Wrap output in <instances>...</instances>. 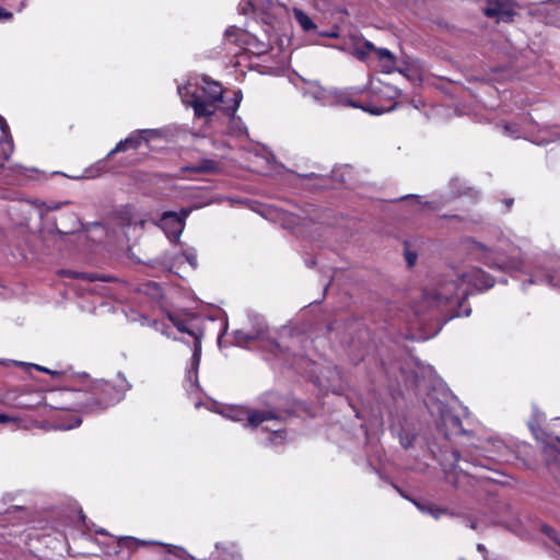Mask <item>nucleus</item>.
Returning <instances> with one entry per match:
<instances>
[{
  "label": "nucleus",
  "mask_w": 560,
  "mask_h": 560,
  "mask_svg": "<svg viewBox=\"0 0 560 560\" xmlns=\"http://www.w3.org/2000/svg\"><path fill=\"white\" fill-rule=\"evenodd\" d=\"M93 388L101 398L93 399L91 404L86 405L90 411L104 410L108 406L119 402L130 390L131 384L122 373H117L114 382L101 380L94 383Z\"/></svg>",
  "instance_id": "nucleus-1"
},
{
  "label": "nucleus",
  "mask_w": 560,
  "mask_h": 560,
  "mask_svg": "<svg viewBox=\"0 0 560 560\" xmlns=\"http://www.w3.org/2000/svg\"><path fill=\"white\" fill-rule=\"evenodd\" d=\"M302 94L311 97L322 106H351L359 107L357 103L351 101L345 93L338 90H328L319 85L317 82H308L302 88Z\"/></svg>",
  "instance_id": "nucleus-2"
},
{
  "label": "nucleus",
  "mask_w": 560,
  "mask_h": 560,
  "mask_svg": "<svg viewBox=\"0 0 560 560\" xmlns=\"http://www.w3.org/2000/svg\"><path fill=\"white\" fill-rule=\"evenodd\" d=\"M452 456L454 458V463L452 464L451 472H447V478L451 479L453 474H457V477L454 480H451L454 488H462V479H466L469 483L471 480H476L478 482L490 480L489 477L479 471L486 468V465L481 460H469L468 458L464 459L466 465L472 466L474 471H471L468 467H463L459 465L462 457L458 451H453Z\"/></svg>",
  "instance_id": "nucleus-3"
},
{
  "label": "nucleus",
  "mask_w": 560,
  "mask_h": 560,
  "mask_svg": "<svg viewBox=\"0 0 560 560\" xmlns=\"http://www.w3.org/2000/svg\"><path fill=\"white\" fill-rule=\"evenodd\" d=\"M466 276H456V278L445 279L438 285L434 298L440 303L451 301H462L467 296V289L464 288Z\"/></svg>",
  "instance_id": "nucleus-4"
},
{
  "label": "nucleus",
  "mask_w": 560,
  "mask_h": 560,
  "mask_svg": "<svg viewBox=\"0 0 560 560\" xmlns=\"http://www.w3.org/2000/svg\"><path fill=\"white\" fill-rule=\"evenodd\" d=\"M483 261L492 269L509 271L520 268L523 259L520 248H513L509 254L500 248L495 256L487 255Z\"/></svg>",
  "instance_id": "nucleus-5"
},
{
  "label": "nucleus",
  "mask_w": 560,
  "mask_h": 560,
  "mask_svg": "<svg viewBox=\"0 0 560 560\" xmlns=\"http://www.w3.org/2000/svg\"><path fill=\"white\" fill-rule=\"evenodd\" d=\"M184 92L188 93V88L187 86H178V94L180 95L184 103L192 106L195 116H197L199 118L200 117H210L215 113L217 107H218L217 104L212 103L211 101H207L196 94H191V100H187L186 94Z\"/></svg>",
  "instance_id": "nucleus-6"
},
{
  "label": "nucleus",
  "mask_w": 560,
  "mask_h": 560,
  "mask_svg": "<svg viewBox=\"0 0 560 560\" xmlns=\"http://www.w3.org/2000/svg\"><path fill=\"white\" fill-rule=\"evenodd\" d=\"M156 133V130L154 129H143L132 132L129 137H127L124 140H120L114 149H112L107 158L113 156L116 153L125 152L128 149H135L137 150L142 142H148L149 138L148 136H152Z\"/></svg>",
  "instance_id": "nucleus-7"
},
{
  "label": "nucleus",
  "mask_w": 560,
  "mask_h": 560,
  "mask_svg": "<svg viewBox=\"0 0 560 560\" xmlns=\"http://www.w3.org/2000/svg\"><path fill=\"white\" fill-rule=\"evenodd\" d=\"M483 12L488 18H495L497 22H511L514 15L511 0H488Z\"/></svg>",
  "instance_id": "nucleus-8"
},
{
  "label": "nucleus",
  "mask_w": 560,
  "mask_h": 560,
  "mask_svg": "<svg viewBox=\"0 0 560 560\" xmlns=\"http://www.w3.org/2000/svg\"><path fill=\"white\" fill-rule=\"evenodd\" d=\"M188 215V211H183V217L176 212H164L160 225L165 231L167 236L177 240L184 230V219Z\"/></svg>",
  "instance_id": "nucleus-9"
},
{
  "label": "nucleus",
  "mask_w": 560,
  "mask_h": 560,
  "mask_svg": "<svg viewBox=\"0 0 560 560\" xmlns=\"http://www.w3.org/2000/svg\"><path fill=\"white\" fill-rule=\"evenodd\" d=\"M250 332L255 335L258 341H267L271 350L279 348V345L275 340L268 338V326L262 317L254 315L250 317Z\"/></svg>",
  "instance_id": "nucleus-10"
},
{
  "label": "nucleus",
  "mask_w": 560,
  "mask_h": 560,
  "mask_svg": "<svg viewBox=\"0 0 560 560\" xmlns=\"http://www.w3.org/2000/svg\"><path fill=\"white\" fill-rule=\"evenodd\" d=\"M465 276L466 282L472 283L478 290H488L494 285L493 278L481 269L472 270L471 273Z\"/></svg>",
  "instance_id": "nucleus-11"
},
{
  "label": "nucleus",
  "mask_w": 560,
  "mask_h": 560,
  "mask_svg": "<svg viewBox=\"0 0 560 560\" xmlns=\"http://www.w3.org/2000/svg\"><path fill=\"white\" fill-rule=\"evenodd\" d=\"M81 225L82 224L78 215L73 212H70L63 217L61 228L56 226V233L60 235H70L79 231Z\"/></svg>",
  "instance_id": "nucleus-12"
},
{
  "label": "nucleus",
  "mask_w": 560,
  "mask_h": 560,
  "mask_svg": "<svg viewBox=\"0 0 560 560\" xmlns=\"http://www.w3.org/2000/svg\"><path fill=\"white\" fill-rule=\"evenodd\" d=\"M223 89L220 83L214 81H206V86L203 88V96L202 98L207 101H211L214 104H219L222 102Z\"/></svg>",
  "instance_id": "nucleus-13"
},
{
  "label": "nucleus",
  "mask_w": 560,
  "mask_h": 560,
  "mask_svg": "<svg viewBox=\"0 0 560 560\" xmlns=\"http://www.w3.org/2000/svg\"><path fill=\"white\" fill-rule=\"evenodd\" d=\"M248 425L253 428H257L265 421L268 420H278V416L271 410H258V411H249L247 415Z\"/></svg>",
  "instance_id": "nucleus-14"
},
{
  "label": "nucleus",
  "mask_w": 560,
  "mask_h": 560,
  "mask_svg": "<svg viewBox=\"0 0 560 560\" xmlns=\"http://www.w3.org/2000/svg\"><path fill=\"white\" fill-rule=\"evenodd\" d=\"M187 170L194 173H215L220 170V164L211 159H202Z\"/></svg>",
  "instance_id": "nucleus-15"
},
{
  "label": "nucleus",
  "mask_w": 560,
  "mask_h": 560,
  "mask_svg": "<svg viewBox=\"0 0 560 560\" xmlns=\"http://www.w3.org/2000/svg\"><path fill=\"white\" fill-rule=\"evenodd\" d=\"M416 506L419 511L422 513H427L434 517L435 520H439L442 515H451L454 516L455 514L453 512H450L447 509L439 508L434 504H423L420 502L415 501Z\"/></svg>",
  "instance_id": "nucleus-16"
},
{
  "label": "nucleus",
  "mask_w": 560,
  "mask_h": 560,
  "mask_svg": "<svg viewBox=\"0 0 560 560\" xmlns=\"http://www.w3.org/2000/svg\"><path fill=\"white\" fill-rule=\"evenodd\" d=\"M376 54L378 60L382 62L383 71L390 73L395 69L394 55L386 48H377Z\"/></svg>",
  "instance_id": "nucleus-17"
},
{
  "label": "nucleus",
  "mask_w": 560,
  "mask_h": 560,
  "mask_svg": "<svg viewBox=\"0 0 560 560\" xmlns=\"http://www.w3.org/2000/svg\"><path fill=\"white\" fill-rule=\"evenodd\" d=\"M0 130L3 132L4 137L7 138V140L3 143L2 154H3L4 159L8 160L9 156L11 155V153L13 152V140L10 135L9 126L5 121V119L1 115H0Z\"/></svg>",
  "instance_id": "nucleus-18"
},
{
  "label": "nucleus",
  "mask_w": 560,
  "mask_h": 560,
  "mask_svg": "<svg viewBox=\"0 0 560 560\" xmlns=\"http://www.w3.org/2000/svg\"><path fill=\"white\" fill-rule=\"evenodd\" d=\"M293 15L299 23V25L305 31H314L316 28L315 23L312 21V19L301 9L294 8L293 9Z\"/></svg>",
  "instance_id": "nucleus-19"
},
{
  "label": "nucleus",
  "mask_w": 560,
  "mask_h": 560,
  "mask_svg": "<svg viewBox=\"0 0 560 560\" xmlns=\"http://www.w3.org/2000/svg\"><path fill=\"white\" fill-rule=\"evenodd\" d=\"M234 337L235 342L242 347L246 346L248 342L258 341L255 335L250 331L236 330Z\"/></svg>",
  "instance_id": "nucleus-20"
},
{
  "label": "nucleus",
  "mask_w": 560,
  "mask_h": 560,
  "mask_svg": "<svg viewBox=\"0 0 560 560\" xmlns=\"http://www.w3.org/2000/svg\"><path fill=\"white\" fill-rule=\"evenodd\" d=\"M200 357H201V338L200 337H196V340L194 342L192 358H191L192 368L195 370L198 369V365L200 363Z\"/></svg>",
  "instance_id": "nucleus-21"
},
{
  "label": "nucleus",
  "mask_w": 560,
  "mask_h": 560,
  "mask_svg": "<svg viewBox=\"0 0 560 560\" xmlns=\"http://www.w3.org/2000/svg\"><path fill=\"white\" fill-rule=\"evenodd\" d=\"M415 439H416L415 434L407 432V431L401 432L399 435V442H400L401 446L406 450L411 447V445L415 442Z\"/></svg>",
  "instance_id": "nucleus-22"
},
{
  "label": "nucleus",
  "mask_w": 560,
  "mask_h": 560,
  "mask_svg": "<svg viewBox=\"0 0 560 560\" xmlns=\"http://www.w3.org/2000/svg\"><path fill=\"white\" fill-rule=\"evenodd\" d=\"M183 259H185L191 266L192 269L197 268L198 262H197V255L195 253L187 252V253H183L176 257V260H178V261H182Z\"/></svg>",
  "instance_id": "nucleus-23"
},
{
  "label": "nucleus",
  "mask_w": 560,
  "mask_h": 560,
  "mask_svg": "<svg viewBox=\"0 0 560 560\" xmlns=\"http://www.w3.org/2000/svg\"><path fill=\"white\" fill-rule=\"evenodd\" d=\"M167 551L170 553H173L174 556L178 557V558H182L184 560H194V558L188 555L186 552V550H184L183 548H179V547H176V546H173V545H168L167 546Z\"/></svg>",
  "instance_id": "nucleus-24"
},
{
  "label": "nucleus",
  "mask_w": 560,
  "mask_h": 560,
  "mask_svg": "<svg viewBox=\"0 0 560 560\" xmlns=\"http://www.w3.org/2000/svg\"><path fill=\"white\" fill-rule=\"evenodd\" d=\"M174 326L180 331V332H186V334H189L191 335L195 339L196 337H200L199 335H197L195 331L190 330L188 328V326L180 319H175V318H171Z\"/></svg>",
  "instance_id": "nucleus-25"
},
{
  "label": "nucleus",
  "mask_w": 560,
  "mask_h": 560,
  "mask_svg": "<svg viewBox=\"0 0 560 560\" xmlns=\"http://www.w3.org/2000/svg\"><path fill=\"white\" fill-rule=\"evenodd\" d=\"M72 277L81 278L86 281L93 282L96 280H103L106 281L107 279L105 277H101L96 273H78V272H69Z\"/></svg>",
  "instance_id": "nucleus-26"
},
{
  "label": "nucleus",
  "mask_w": 560,
  "mask_h": 560,
  "mask_svg": "<svg viewBox=\"0 0 560 560\" xmlns=\"http://www.w3.org/2000/svg\"><path fill=\"white\" fill-rule=\"evenodd\" d=\"M33 203L38 207V208H42L44 207L45 208V211L40 213V215H43L45 212L47 211H50V210H57L60 208V205L61 203H51V205H46L44 201H33Z\"/></svg>",
  "instance_id": "nucleus-27"
},
{
  "label": "nucleus",
  "mask_w": 560,
  "mask_h": 560,
  "mask_svg": "<svg viewBox=\"0 0 560 560\" xmlns=\"http://www.w3.org/2000/svg\"><path fill=\"white\" fill-rule=\"evenodd\" d=\"M259 0H244V4H242V11L244 13L254 11L258 5Z\"/></svg>",
  "instance_id": "nucleus-28"
},
{
  "label": "nucleus",
  "mask_w": 560,
  "mask_h": 560,
  "mask_svg": "<svg viewBox=\"0 0 560 560\" xmlns=\"http://www.w3.org/2000/svg\"><path fill=\"white\" fill-rule=\"evenodd\" d=\"M353 55L361 61H364L366 57L369 56V52L366 49L362 46H357L354 48Z\"/></svg>",
  "instance_id": "nucleus-29"
},
{
  "label": "nucleus",
  "mask_w": 560,
  "mask_h": 560,
  "mask_svg": "<svg viewBox=\"0 0 560 560\" xmlns=\"http://www.w3.org/2000/svg\"><path fill=\"white\" fill-rule=\"evenodd\" d=\"M447 423H450L454 429H457L458 431H462V420L457 416H451L445 419Z\"/></svg>",
  "instance_id": "nucleus-30"
},
{
  "label": "nucleus",
  "mask_w": 560,
  "mask_h": 560,
  "mask_svg": "<svg viewBox=\"0 0 560 560\" xmlns=\"http://www.w3.org/2000/svg\"><path fill=\"white\" fill-rule=\"evenodd\" d=\"M463 518V523L465 526L471 528V529H477L478 527V522L476 518L471 517V516H468V515H464L462 516Z\"/></svg>",
  "instance_id": "nucleus-31"
},
{
  "label": "nucleus",
  "mask_w": 560,
  "mask_h": 560,
  "mask_svg": "<svg viewBox=\"0 0 560 560\" xmlns=\"http://www.w3.org/2000/svg\"><path fill=\"white\" fill-rule=\"evenodd\" d=\"M538 281H546L549 285H557V282L555 281L553 276L547 275L545 279H540L538 275L535 276V280H529L530 283L538 282Z\"/></svg>",
  "instance_id": "nucleus-32"
},
{
  "label": "nucleus",
  "mask_w": 560,
  "mask_h": 560,
  "mask_svg": "<svg viewBox=\"0 0 560 560\" xmlns=\"http://www.w3.org/2000/svg\"><path fill=\"white\" fill-rule=\"evenodd\" d=\"M405 257H406V260H407V264L408 266H413L417 261V254L416 253H411V252H407L405 254Z\"/></svg>",
  "instance_id": "nucleus-33"
},
{
  "label": "nucleus",
  "mask_w": 560,
  "mask_h": 560,
  "mask_svg": "<svg viewBox=\"0 0 560 560\" xmlns=\"http://www.w3.org/2000/svg\"><path fill=\"white\" fill-rule=\"evenodd\" d=\"M541 530H542V533H544L545 535H547L549 538L553 537V536L557 534V532H556L552 527H550V526H548V525H544V526L541 527Z\"/></svg>",
  "instance_id": "nucleus-34"
},
{
  "label": "nucleus",
  "mask_w": 560,
  "mask_h": 560,
  "mask_svg": "<svg viewBox=\"0 0 560 560\" xmlns=\"http://www.w3.org/2000/svg\"><path fill=\"white\" fill-rule=\"evenodd\" d=\"M30 366L40 371V372H44V373H47V374H55L56 372L45 368V366H40V365H37V364H28Z\"/></svg>",
  "instance_id": "nucleus-35"
},
{
  "label": "nucleus",
  "mask_w": 560,
  "mask_h": 560,
  "mask_svg": "<svg viewBox=\"0 0 560 560\" xmlns=\"http://www.w3.org/2000/svg\"><path fill=\"white\" fill-rule=\"evenodd\" d=\"M363 47L366 49V51L370 54L371 51L376 52L377 47H375L371 42L366 40L363 44Z\"/></svg>",
  "instance_id": "nucleus-36"
},
{
  "label": "nucleus",
  "mask_w": 560,
  "mask_h": 560,
  "mask_svg": "<svg viewBox=\"0 0 560 560\" xmlns=\"http://www.w3.org/2000/svg\"><path fill=\"white\" fill-rule=\"evenodd\" d=\"M12 18V13L5 11L0 7V20H10Z\"/></svg>",
  "instance_id": "nucleus-37"
},
{
  "label": "nucleus",
  "mask_w": 560,
  "mask_h": 560,
  "mask_svg": "<svg viewBox=\"0 0 560 560\" xmlns=\"http://www.w3.org/2000/svg\"><path fill=\"white\" fill-rule=\"evenodd\" d=\"M234 100H235V106L233 108V112H235L240 105V102L242 100V92L241 91H237L234 93Z\"/></svg>",
  "instance_id": "nucleus-38"
},
{
  "label": "nucleus",
  "mask_w": 560,
  "mask_h": 560,
  "mask_svg": "<svg viewBox=\"0 0 560 560\" xmlns=\"http://www.w3.org/2000/svg\"><path fill=\"white\" fill-rule=\"evenodd\" d=\"M401 199H410L412 200L415 203L421 206V201L419 200V196H405L402 197Z\"/></svg>",
  "instance_id": "nucleus-39"
},
{
  "label": "nucleus",
  "mask_w": 560,
  "mask_h": 560,
  "mask_svg": "<svg viewBox=\"0 0 560 560\" xmlns=\"http://www.w3.org/2000/svg\"><path fill=\"white\" fill-rule=\"evenodd\" d=\"M11 172H13L14 174H21L23 171H26L25 168H23L22 166H15V167H12L10 168Z\"/></svg>",
  "instance_id": "nucleus-40"
},
{
  "label": "nucleus",
  "mask_w": 560,
  "mask_h": 560,
  "mask_svg": "<svg viewBox=\"0 0 560 560\" xmlns=\"http://www.w3.org/2000/svg\"><path fill=\"white\" fill-rule=\"evenodd\" d=\"M513 202H514L513 198H509V199L504 200V205L506 207V210H509L512 207Z\"/></svg>",
  "instance_id": "nucleus-41"
},
{
  "label": "nucleus",
  "mask_w": 560,
  "mask_h": 560,
  "mask_svg": "<svg viewBox=\"0 0 560 560\" xmlns=\"http://www.w3.org/2000/svg\"><path fill=\"white\" fill-rule=\"evenodd\" d=\"M10 420H11V418L9 416L0 413V422L1 423L9 422Z\"/></svg>",
  "instance_id": "nucleus-42"
},
{
  "label": "nucleus",
  "mask_w": 560,
  "mask_h": 560,
  "mask_svg": "<svg viewBox=\"0 0 560 560\" xmlns=\"http://www.w3.org/2000/svg\"><path fill=\"white\" fill-rule=\"evenodd\" d=\"M81 424V420L77 419L73 425L62 427L63 430L72 429L74 427H79Z\"/></svg>",
  "instance_id": "nucleus-43"
},
{
  "label": "nucleus",
  "mask_w": 560,
  "mask_h": 560,
  "mask_svg": "<svg viewBox=\"0 0 560 560\" xmlns=\"http://www.w3.org/2000/svg\"><path fill=\"white\" fill-rule=\"evenodd\" d=\"M477 550L479 552H481V553H486L487 552V549H486L485 545H482V544H478L477 545Z\"/></svg>",
  "instance_id": "nucleus-44"
},
{
  "label": "nucleus",
  "mask_w": 560,
  "mask_h": 560,
  "mask_svg": "<svg viewBox=\"0 0 560 560\" xmlns=\"http://www.w3.org/2000/svg\"><path fill=\"white\" fill-rule=\"evenodd\" d=\"M551 539L558 545V541H560V538L558 537V534H556Z\"/></svg>",
  "instance_id": "nucleus-45"
},
{
  "label": "nucleus",
  "mask_w": 560,
  "mask_h": 560,
  "mask_svg": "<svg viewBox=\"0 0 560 560\" xmlns=\"http://www.w3.org/2000/svg\"><path fill=\"white\" fill-rule=\"evenodd\" d=\"M138 544H139V545H143V546H144V545H147V544H149V542H148V541H145V540H138Z\"/></svg>",
  "instance_id": "nucleus-46"
},
{
  "label": "nucleus",
  "mask_w": 560,
  "mask_h": 560,
  "mask_svg": "<svg viewBox=\"0 0 560 560\" xmlns=\"http://www.w3.org/2000/svg\"><path fill=\"white\" fill-rule=\"evenodd\" d=\"M469 314H470V310H466L465 311V316H469Z\"/></svg>",
  "instance_id": "nucleus-47"
},
{
  "label": "nucleus",
  "mask_w": 560,
  "mask_h": 560,
  "mask_svg": "<svg viewBox=\"0 0 560 560\" xmlns=\"http://www.w3.org/2000/svg\"><path fill=\"white\" fill-rule=\"evenodd\" d=\"M7 182H8L9 184H12V183H13V179L8 178V179H7Z\"/></svg>",
  "instance_id": "nucleus-48"
},
{
  "label": "nucleus",
  "mask_w": 560,
  "mask_h": 560,
  "mask_svg": "<svg viewBox=\"0 0 560 560\" xmlns=\"http://www.w3.org/2000/svg\"><path fill=\"white\" fill-rule=\"evenodd\" d=\"M477 246H478L479 248H482V249L485 248V246H483L482 244H477Z\"/></svg>",
  "instance_id": "nucleus-49"
},
{
  "label": "nucleus",
  "mask_w": 560,
  "mask_h": 560,
  "mask_svg": "<svg viewBox=\"0 0 560 560\" xmlns=\"http://www.w3.org/2000/svg\"><path fill=\"white\" fill-rule=\"evenodd\" d=\"M231 32H232V31L228 30V31H226V33H225V34H226V36H230Z\"/></svg>",
  "instance_id": "nucleus-50"
},
{
  "label": "nucleus",
  "mask_w": 560,
  "mask_h": 560,
  "mask_svg": "<svg viewBox=\"0 0 560 560\" xmlns=\"http://www.w3.org/2000/svg\"><path fill=\"white\" fill-rule=\"evenodd\" d=\"M326 36H330V37H334L336 36V34H325Z\"/></svg>",
  "instance_id": "nucleus-51"
},
{
  "label": "nucleus",
  "mask_w": 560,
  "mask_h": 560,
  "mask_svg": "<svg viewBox=\"0 0 560 560\" xmlns=\"http://www.w3.org/2000/svg\"><path fill=\"white\" fill-rule=\"evenodd\" d=\"M15 364H18V365H24L25 363H23V362H15Z\"/></svg>",
  "instance_id": "nucleus-52"
},
{
  "label": "nucleus",
  "mask_w": 560,
  "mask_h": 560,
  "mask_svg": "<svg viewBox=\"0 0 560 560\" xmlns=\"http://www.w3.org/2000/svg\"><path fill=\"white\" fill-rule=\"evenodd\" d=\"M558 546H560V541H558Z\"/></svg>",
  "instance_id": "nucleus-53"
}]
</instances>
